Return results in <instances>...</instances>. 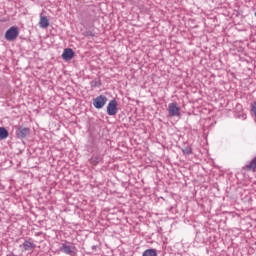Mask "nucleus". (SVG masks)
<instances>
[{
    "label": "nucleus",
    "instance_id": "nucleus-1",
    "mask_svg": "<svg viewBox=\"0 0 256 256\" xmlns=\"http://www.w3.org/2000/svg\"><path fill=\"white\" fill-rule=\"evenodd\" d=\"M19 37V28L17 26L10 27L5 33L6 41H15Z\"/></svg>",
    "mask_w": 256,
    "mask_h": 256
},
{
    "label": "nucleus",
    "instance_id": "nucleus-2",
    "mask_svg": "<svg viewBox=\"0 0 256 256\" xmlns=\"http://www.w3.org/2000/svg\"><path fill=\"white\" fill-rule=\"evenodd\" d=\"M169 117H181V108L177 106V102H172L167 109Z\"/></svg>",
    "mask_w": 256,
    "mask_h": 256
},
{
    "label": "nucleus",
    "instance_id": "nucleus-3",
    "mask_svg": "<svg viewBox=\"0 0 256 256\" xmlns=\"http://www.w3.org/2000/svg\"><path fill=\"white\" fill-rule=\"evenodd\" d=\"M70 242H67L65 244H62L60 251H62V253H65L66 255H76L77 248L75 246H71Z\"/></svg>",
    "mask_w": 256,
    "mask_h": 256
},
{
    "label": "nucleus",
    "instance_id": "nucleus-4",
    "mask_svg": "<svg viewBox=\"0 0 256 256\" xmlns=\"http://www.w3.org/2000/svg\"><path fill=\"white\" fill-rule=\"evenodd\" d=\"M105 103H107V96L104 95L97 96L93 100V105L95 109H103V107H105Z\"/></svg>",
    "mask_w": 256,
    "mask_h": 256
},
{
    "label": "nucleus",
    "instance_id": "nucleus-5",
    "mask_svg": "<svg viewBox=\"0 0 256 256\" xmlns=\"http://www.w3.org/2000/svg\"><path fill=\"white\" fill-rule=\"evenodd\" d=\"M31 133V128H25L23 126H18L16 129V137L18 139H25L27 135Z\"/></svg>",
    "mask_w": 256,
    "mask_h": 256
},
{
    "label": "nucleus",
    "instance_id": "nucleus-6",
    "mask_svg": "<svg viewBox=\"0 0 256 256\" xmlns=\"http://www.w3.org/2000/svg\"><path fill=\"white\" fill-rule=\"evenodd\" d=\"M20 248H23V251H33V249H36L37 245L33 243L32 239H25L24 242L19 246Z\"/></svg>",
    "mask_w": 256,
    "mask_h": 256
},
{
    "label": "nucleus",
    "instance_id": "nucleus-7",
    "mask_svg": "<svg viewBox=\"0 0 256 256\" xmlns=\"http://www.w3.org/2000/svg\"><path fill=\"white\" fill-rule=\"evenodd\" d=\"M107 114L110 116L117 115V100H111L108 103Z\"/></svg>",
    "mask_w": 256,
    "mask_h": 256
},
{
    "label": "nucleus",
    "instance_id": "nucleus-8",
    "mask_svg": "<svg viewBox=\"0 0 256 256\" xmlns=\"http://www.w3.org/2000/svg\"><path fill=\"white\" fill-rule=\"evenodd\" d=\"M73 57H75V52L73 51V49L71 48L64 49L62 54V59H64V61H71Z\"/></svg>",
    "mask_w": 256,
    "mask_h": 256
},
{
    "label": "nucleus",
    "instance_id": "nucleus-9",
    "mask_svg": "<svg viewBox=\"0 0 256 256\" xmlns=\"http://www.w3.org/2000/svg\"><path fill=\"white\" fill-rule=\"evenodd\" d=\"M39 27L41 29H47V27H49V19L47 18V16H40Z\"/></svg>",
    "mask_w": 256,
    "mask_h": 256
},
{
    "label": "nucleus",
    "instance_id": "nucleus-10",
    "mask_svg": "<svg viewBox=\"0 0 256 256\" xmlns=\"http://www.w3.org/2000/svg\"><path fill=\"white\" fill-rule=\"evenodd\" d=\"M9 137V130L7 128L0 126V141H5Z\"/></svg>",
    "mask_w": 256,
    "mask_h": 256
},
{
    "label": "nucleus",
    "instance_id": "nucleus-11",
    "mask_svg": "<svg viewBox=\"0 0 256 256\" xmlns=\"http://www.w3.org/2000/svg\"><path fill=\"white\" fill-rule=\"evenodd\" d=\"M246 171L256 170V156L244 167Z\"/></svg>",
    "mask_w": 256,
    "mask_h": 256
},
{
    "label": "nucleus",
    "instance_id": "nucleus-12",
    "mask_svg": "<svg viewBox=\"0 0 256 256\" xmlns=\"http://www.w3.org/2000/svg\"><path fill=\"white\" fill-rule=\"evenodd\" d=\"M142 256H157V251L155 249H147L143 252Z\"/></svg>",
    "mask_w": 256,
    "mask_h": 256
},
{
    "label": "nucleus",
    "instance_id": "nucleus-13",
    "mask_svg": "<svg viewBox=\"0 0 256 256\" xmlns=\"http://www.w3.org/2000/svg\"><path fill=\"white\" fill-rule=\"evenodd\" d=\"M183 155H191L193 153V148L191 146H186L182 149Z\"/></svg>",
    "mask_w": 256,
    "mask_h": 256
},
{
    "label": "nucleus",
    "instance_id": "nucleus-14",
    "mask_svg": "<svg viewBox=\"0 0 256 256\" xmlns=\"http://www.w3.org/2000/svg\"><path fill=\"white\" fill-rule=\"evenodd\" d=\"M101 82L99 81V79H94L90 82V87H92V89H95V87H100Z\"/></svg>",
    "mask_w": 256,
    "mask_h": 256
},
{
    "label": "nucleus",
    "instance_id": "nucleus-15",
    "mask_svg": "<svg viewBox=\"0 0 256 256\" xmlns=\"http://www.w3.org/2000/svg\"><path fill=\"white\" fill-rule=\"evenodd\" d=\"M250 107H251V109H250L251 115L254 116L255 121H256V101H254V102L251 104Z\"/></svg>",
    "mask_w": 256,
    "mask_h": 256
},
{
    "label": "nucleus",
    "instance_id": "nucleus-16",
    "mask_svg": "<svg viewBox=\"0 0 256 256\" xmlns=\"http://www.w3.org/2000/svg\"><path fill=\"white\" fill-rule=\"evenodd\" d=\"M99 161H101V158L99 156H93L90 159V163H92L93 165H99Z\"/></svg>",
    "mask_w": 256,
    "mask_h": 256
},
{
    "label": "nucleus",
    "instance_id": "nucleus-17",
    "mask_svg": "<svg viewBox=\"0 0 256 256\" xmlns=\"http://www.w3.org/2000/svg\"><path fill=\"white\" fill-rule=\"evenodd\" d=\"M84 36L85 37H95V33H93V31L88 30L86 32H84Z\"/></svg>",
    "mask_w": 256,
    "mask_h": 256
}]
</instances>
